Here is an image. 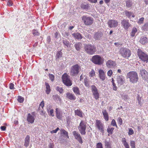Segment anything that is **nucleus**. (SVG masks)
<instances>
[{
    "mask_svg": "<svg viewBox=\"0 0 148 148\" xmlns=\"http://www.w3.org/2000/svg\"><path fill=\"white\" fill-rule=\"evenodd\" d=\"M127 78H129L130 82L133 84L137 83L139 80L138 74L134 71H131L127 73Z\"/></svg>",
    "mask_w": 148,
    "mask_h": 148,
    "instance_id": "nucleus-1",
    "label": "nucleus"
},
{
    "mask_svg": "<svg viewBox=\"0 0 148 148\" xmlns=\"http://www.w3.org/2000/svg\"><path fill=\"white\" fill-rule=\"evenodd\" d=\"M84 48L86 52L90 55L94 54L96 51V47L91 44H84Z\"/></svg>",
    "mask_w": 148,
    "mask_h": 148,
    "instance_id": "nucleus-2",
    "label": "nucleus"
},
{
    "mask_svg": "<svg viewBox=\"0 0 148 148\" xmlns=\"http://www.w3.org/2000/svg\"><path fill=\"white\" fill-rule=\"evenodd\" d=\"M119 52L122 57L126 59H128L131 54V51L130 49L124 47L120 48Z\"/></svg>",
    "mask_w": 148,
    "mask_h": 148,
    "instance_id": "nucleus-3",
    "label": "nucleus"
},
{
    "mask_svg": "<svg viewBox=\"0 0 148 148\" xmlns=\"http://www.w3.org/2000/svg\"><path fill=\"white\" fill-rule=\"evenodd\" d=\"M82 20L84 24L87 26L91 25L94 21V19L92 17L86 15L82 16Z\"/></svg>",
    "mask_w": 148,
    "mask_h": 148,
    "instance_id": "nucleus-4",
    "label": "nucleus"
},
{
    "mask_svg": "<svg viewBox=\"0 0 148 148\" xmlns=\"http://www.w3.org/2000/svg\"><path fill=\"white\" fill-rule=\"evenodd\" d=\"M86 123L84 120H81L78 126V129L82 135H85L86 134Z\"/></svg>",
    "mask_w": 148,
    "mask_h": 148,
    "instance_id": "nucleus-5",
    "label": "nucleus"
},
{
    "mask_svg": "<svg viewBox=\"0 0 148 148\" xmlns=\"http://www.w3.org/2000/svg\"><path fill=\"white\" fill-rule=\"evenodd\" d=\"M91 61L95 64L100 65L103 63V59L100 56L95 55L92 57Z\"/></svg>",
    "mask_w": 148,
    "mask_h": 148,
    "instance_id": "nucleus-6",
    "label": "nucleus"
},
{
    "mask_svg": "<svg viewBox=\"0 0 148 148\" xmlns=\"http://www.w3.org/2000/svg\"><path fill=\"white\" fill-rule=\"evenodd\" d=\"M138 55L139 58L142 61L147 62L148 55L143 52L140 49H138L137 51Z\"/></svg>",
    "mask_w": 148,
    "mask_h": 148,
    "instance_id": "nucleus-7",
    "label": "nucleus"
},
{
    "mask_svg": "<svg viewBox=\"0 0 148 148\" xmlns=\"http://www.w3.org/2000/svg\"><path fill=\"white\" fill-rule=\"evenodd\" d=\"M62 79L64 84L67 86H71L72 83L69 78V76L65 73L62 76Z\"/></svg>",
    "mask_w": 148,
    "mask_h": 148,
    "instance_id": "nucleus-8",
    "label": "nucleus"
},
{
    "mask_svg": "<svg viewBox=\"0 0 148 148\" xmlns=\"http://www.w3.org/2000/svg\"><path fill=\"white\" fill-rule=\"evenodd\" d=\"M80 69V67L78 64H77L73 65L71 69L70 75L73 76L77 75L79 73Z\"/></svg>",
    "mask_w": 148,
    "mask_h": 148,
    "instance_id": "nucleus-9",
    "label": "nucleus"
},
{
    "mask_svg": "<svg viewBox=\"0 0 148 148\" xmlns=\"http://www.w3.org/2000/svg\"><path fill=\"white\" fill-rule=\"evenodd\" d=\"M91 90L93 95L96 100L98 99L99 97V94L96 87L95 85H92L91 86Z\"/></svg>",
    "mask_w": 148,
    "mask_h": 148,
    "instance_id": "nucleus-10",
    "label": "nucleus"
},
{
    "mask_svg": "<svg viewBox=\"0 0 148 148\" xmlns=\"http://www.w3.org/2000/svg\"><path fill=\"white\" fill-rule=\"evenodd\" d=\"M96 127L100 132L103 133L104 131L103 125L100 120H97L95 123Z\"/></svg>",
    "mask_w": 148,
    "mask_h": 148,
    "instance_id": "nucleus-11",
    "label": "nucleus"
},
{
    "mask_svg": "<svg viewBox=\"0 0 148 148\" xmlns=\"http://www.w3.org/2000/svg\"><path fill=\"white\" fill-rule=\"evenodd\" d=\"M108 24L110 28H115L118 25L119 22L115 20L110 19L108 20Z\"/></svg>",
    "mask_w": 148,
    "mask_h": 148,
    "instance_id": "nucleus-12",
    "label": "nucleus"
},
{
    "mask_svg": "<svg viewBox=\"0 0 148 148\" xmlns=\"http://www.w3.org/2000/svg\"><path fill=\"white\" fill-rule=\"evenodd\" d=\"M73 134L75 139L77 140L80 143H83L82 138L80 134L76 131H74L73 132Z\"/></svg>",
    "mask_w": 148,
    "mask_h": 148,
    "instance_id": "nucleus-13",
    "label": "nucleus"
},
{
    "mask_svg": "<svg viewBox=\"0 0 148 148\" xmlns=\"http://www.w3.org/2000/svg\"><path fill=\"white\" fill-rule=\"evenodd\" d=\"M55 112L56 116L57 119L59 120H62L64 116L63 115V114L61 109L57 108L56 109Z\"/></svg>",
    "mask_w": 148,
    "mask_h": 148,
    "instance_id": "nucleus-14",
    "label": "nucleus"
},
{
    "mask_svg": "<svg viewBox=\"0 0 148 148\" xmlns=\"http://www.w3.org/2000/svg\"><path fill=\"white\" fill-rule=\"evenodd\" d=\"M121 24L124 28L126 30L130 26L128 20H123L121 21Z\"/></svg>",
    "mask_w": 148,
    "mask_h": 148,
    "instance_id": "nucleus-15",
    "label": "nucleus"
},
{
    "mask_svg": "<svg viewBox=\"0 0 148 148\" xmlns=\"http://www.w3.org/2000/svg\"><path fill=\"white\" fill-rule=\"evenodd\" d=\"M106 65L108 68L111 69L114 67L116 65V64L114 61L109 60L106 62Z\"/></svg>",
    "mask_w": 148,
    "mask_h": 148,
    "instance_id": "nucleus-16",
    "label": "nucleus"
},
{
    "mask_svg": "<svg viewBox=\"0 0 148 148\" xmlns=\"http://www.w3.org/2000/svg\"><path fill=\"white\" fill-rule=\"evenodd\" d=\"M141 77L145 80L148 79V73L145 69H141L140 71Z\"/></svg>",
    "mask_w": 148,
    "mask_h": 148,
    "instance_id": "nucleus-17",
    "label": "nucleus"
},
{
    "mask_svg": "<svg viewBox=\"0 0 148 148\" xmlns=\"http://www.w3.org/2000/svg\"><path fill=\"white\" fill-rule=\"evenodd\" d=\"M100 79L102 81H104L106 78V75L104 71L101 69H100L98 71Z\"/></svg>",
    "mask_w": 148,
    "mask_h": 148,
    "instance_id": "nucleus-18",
    "label": "nucleus"
},
{
    "mask_svg": "<svg viewBox=\"0 0 148 148\" xmlns=\"http://www.w3.org/2000/svg\"><path fill=\"white\" fill-rule=\"evenodd\" d=\"M118 84L120 85H122L124 83L125 80L123 76L122 75L117 76L116 78Z\"/></svg>",
    "mask_w": 148,
    "mask_h": 148,
    "instance_id": "nucleus-19",
    "label": "nucleus"
},
{
    "mask_svg": "<svg viewBox=\"0 0 148 148\" xmlns=\"http://www.w3.org/2000/svg\"><path fill=\"white\" fill-rule=\"evenodd\" d=\"M27 120L30 123H33L34 121L35 118L34 116L29 113L27 117Z\"/></svg>",
    "mask_w": 148,
    "mask_h": 148,
    "instance_id": "nucleus-20",
    "label": "nucleus"
},
{
    "mask_svg": "<svg viewBox=\"0 0 148 148\" xmlns=\"http://www.w3.org/2000/svg\"><path fill=\"white\" fill-rule=\"evenodd\" d=\"M72 35L75 39L78 40H81L82 38V34L79 32L74 33L72 34Z\"/></svg>",
    "mask_w": 148,
    "mask_h": 148,
    "instance_id": "nucleus-21",
    "label": "nucleus"
},
{
    "mask_svg": "<svg viewBox=\"0 0 148 148\" xmlns=\"http://www.w3.org/2000/svg\"><path fill=\"white\" fill-rule=\"evenodd\" d=\"M89 4H86L84 3H82L81 4L80 7L81 8L86 10H88L90 9V6Z\"/></svg>",
    "mask_w": 148,
    "mask_h": 148,
    "instance_id": "nucleus-22",
    "label": "nucleus"
},
{
    "mask_svg": "<svg viewBox=\"0 0 148 148\" xmlns=\"http://www.w3.org/2000/svg\"><path fill=\"white\" fill-rule=\"evenodd\" d=\"M104 118L105 120L108 121L109 120V115L106 110H103L102 111Z\"/></svg>",
    "mask_w": 148,
    "mask_h": 148,
    "instance_id": "nucleus-23",
    "label": "nucleus"
},
{
    "mask_svg": "<svg viewBox=\"0 0 148 148\" xmlns=\"http://www.w3.org/2000/svg\"><path fill=\"white\" fill-rule=\"evenodd\" d=\"M30 137L27 135L26 136L25 139V143L24 146L26 147H27L29 146V144Z\"/></svg>",
    "mask_w": 148,
    "mask_h": 148,
    "instance_id": "nucleus-24",
    "label": "nucleus"
},
{
    "mask_svg": "<svg viewBox=\"0 0 148 148\" xmlns=\"http://www.w3.org/2000/svg\"><path fill=\"white\" fill-rule=\"evenodd\" d=\"M148 42V40L146 37H142L140 40V42L143 45L147 43Z\"/></svg>",
    "mask_w": 148,
    "mask_h": 148,
    "instance_id": "nucleus-25",
    "label": "nucleus"
},
{
    "mask_svg": "<svg viewBox=\"0 0 148 148\" xmlns=\"http://www.w3.org/2000/svg\"><path fill=\"white\" fill-rule=\"evenodd\" d=\"M74 112L75 115H77L81 118L83 117V112L81 110L78 109L75 110Z\"/></svg>",
    "mask_w": 148,
    "mask_h": 148,
    "instance_id": "nucleus-26",
    "label": "nucleus"
},
{
    "mask_svg": "<svg viewBox=\"0 0 148 148\" xmlns=\"http://www.w3.org/2000/svg\"><path fill=\"white\" fill-rule=\"evenodd\" d=\"M66 97L71 100H74L76 99V97L75 95L72 93H67L66 94Z\"/></svg>",
    "mask_w": 148,
    "mask_h": 148,
    "instance_id": "nucleus-27",
    "label": "nucleus"
},
{
    "mask_svg": "<svg viewBox=\"0 0 148 148\" xmlns=\"http://www.w3.org/2000/svg\"><path fill=\"white\" fill-rule=\"evenodd\" d=\"M121 141L125 148H130L129 145L127 142V140L125 138H123Z\"/></svg>",
    "mask_w": 148,
    "mask_h": 148,
    "instance_id": "nucleus-28",
    "label": "nucleus"
},
{
    "mask_svg": "<svg viewBox=\"0 0 148 148\" xmlns=\"http://www.w3.org/2000/svg\"><path fill=\"white\" fill-rule=\"evenodd\" d=\"M103 36V34L101 32H97L94 35V38L96 40L100 39Z\"/></svg>",
    "mask_w": 148,
    "mask_h": 148,
    "instance_id": "nucleus-29",
    "label": "nucleus"
},
{
    "mask_svg": "<svg viewBox=\"0 0 148 148\" xmlns=\"http://www.w3.org/2000/svg\"><path fill=\"white\" fill-rule=\"evenodd\" d=\"M45 84L46 88L45 92L47 94H48L50 93L51 91L50 87L48 83L45 82Z\"/></svg>",
    "mask_w": 148,
    "mask_h": 148,
    "instance_id": "nucleus-30",
    "label": "nucleus"
},
{
    "mask_svg": "<svg viewBox=\"0 0 148 148\" xmlns=\"http://www.w3.org/2000/svg\"><path fill=\"white\" fill-rule=\"evenodd\" d=\"M73 92L76 95H80L79 90V88L77 87H74L73 88Z\"/></svg>",
    "mask_w": 148,
    "mask_h": 148,
    "instance_id": "nucleus-31",
    "label": "nucleus"
},
{
    "mask_svg": "<svg viewBox=\"0 0 148 148\" xmlns=\"http://www.w3.org/2000/svg\"><path fill=\"white\" fill-rule=\"evenodd\" d=\"M84 84L86 87L89 88L90 86V82L87 77L84 78Z\"/></svg>",
    "mask_w": 148,
    "mask_h": 148,
    "instance_id": "nucleus-32",
    "label": "nucleus"
},
{
    "mask_svg": "<svg viewBox=\"0 0 148 148\" xmlns=\"http://www.w3.org/2000/svg\"><path fill=\"white\" fill-rule=\"evenodd\" d=\"M82 45V43L80 42H78L75 45L76 49L77 50H79L81 48Z\"/></svg>",
    "mask_w": 148,
    "mask_h": 148,
    "instance_id": "nucleus-33",
    "label": "nucleus"
},
{
    "mask_svg": "<svg viewBox=\"0 0 148 148\" xmlns=\"http://www.w3.org/2000/svg\"><path fill=\"white\" fill-rule=\"evenodd\" d=\"M137 30L136 28L135 27H133L132 30V32L131 34V36L133 37L135 36L136 33L137 32Z\"/></svg>",
    "mask_w": 148,
    "mask_h": 148,
    "instance_id": "nucleus-34",
    "label": "nucleus"
},
{
    "mask_svg": "<svg viewBox=\"0 0 148 148\" xmlns=\"http://www.w3.org/2000/svg\"><path fill=\"white\" fill-rule=\"evenodd\" d=\"M104 142L105 148H112L110 142L106 141Z\"/></svg>",
    "mask_w": 148,
    "mask_h": 148,
    "instance_id": "nucleus-35",
    "label": "nucleus"
},
{
    "mask_svg": "<svg viewBox=\"0 0 148 148\" xmlns=\"http://www.w3.org/2000/svg\"><path fill=\"white\" fill-rule=\"evenodd\" d=\"M132 1L128 0L126 1V6L127 8H131L132 6Z\"/></svg>",
    "mask_w": 148,
    "mask_h": 148,
    "instance_id": "nucleus-36",
    "label": "nucleus"
},
{
    "mask_svg": "<svg viewBox=\"0 0 148 148\" xmlns=\"http://www.w3.org/2000/svg\"><path fill=\"white\" fill-rule=\"evenodd\" d=\"M142 29L145 31L148 30V23H146L144 24L142 27Z\"/></svg>",
    "mask_w": 148,
    "mask_h": 148,
    "instance_id": "nucleus-37",
    "label": "nucleus"
},
{
    "mask_svg": "<svg viewBox=\"0 0 148 148\" xmlns=\"http://www.w3.org/2000/svg\"><path fill=\"white\" fill-rule=\"evenodd\" d=\"M114 130V128L113 127H108L107 129V131L110 134H112Z\"/></svg>",
    "mask_w": 148,
    "mask_h": 148,
    "instance_id": "nucleus-38",
    "label": "nucleus"
},
{
    "mask_svg": "<svg viewBox=\"0 0 148 148\" xmlns=\"http://www.w3.org/2000/svg\"><path fill=\"white\" fill-rule=\"evenodd\" d=\"M45 106V103L44 102V101H42L40 103V104L39 105V107L37 109V110L38 111H39V110H40V107H41L42 109H43V107H44Z\"/></svg>",
    "mask_w": 148,
    "mask_h": 148,
    "instance_id": "nucleus-39",
    "label": "nucleus"
},
{
    "mask_svg": "<svg viewBox=\"0 0 148 148\" xmlns=\"http://www.w3.org/2000/svg\"><path fill=\"white\" fill-rule=\"evenodd\" d=\"M62 53L61 51H59L56 54V57L57 58H61L62 56Z\"/></svg>",
    "mask_w": 148,
    "mask_h": 148,
    "instance_id": "nucleus-40",
    "label": "nucleus"
},
{
    "mask_svg": "<svg viewBox=\"0 0 148 148\" xmlns=\"http://www.w3.org/2000/svg\"><path fill=\"white\" fill-rule=\"evenodd\" d=\"M60 131L61 133H63L68 138H69L68 133L67 131H66L64 129H62Z\"/></svg>",
    "mask_w": 148,
    "mask_h": 148,
    "instance_id": "nucleus-41",
    "label": "nucleus"
},
{
    "mask_svg": "<svg viewBox=\"0 0 148 148\" xmlns=\"http://www.w3.org/2000/svg\"><path fill=\"white\" fill-rule=\"evenodd\" d=\"M63 43L67 47H68L69 45V41L66 39H65L63 40Z\"/></svg>",
    "mask_w": 148,
    "mask_h": 148,
    "instance_id": "nucleus-42",
    "label": "nucleus"
},
{
    "mask_svg": "<svg viewBox=\"0 0 148 148\" xmlns=\"http://www.w3.org/2000/svg\"><path fill=\"white\" fill-rule=\"evenodd\" d=\"M95 75V72L93 69L89 73V76L90 77H92Z\"/></svg>",
    "mask_w": 148,
    "mask_h": 148,
    "instance_id": "nucleus-43",
    "label": "nucleus"
},
{
    "mask_svg": "<svg viewBox=\"0 0 148 148\" xmlns=\"http://www.w3.org/2000/svg\"><path fill=\"white\" fill-rule=\"evenodd\" d=\"M134 134V131L131 128H128V134L129 136L132 135Z\"/></svg>",
    "mask_w": 148,
    "mask_h": 148,
    "instance_id": "nucleus-44",
    "label": "nucleus"
},
{
    "mask_svg": "<svg viewBox=\"0 0 148 148\" xmlns=\"http://www.w3.org/2000/svg\"><path fill=\"white\" fill-rule=\"evenodd\" d=\"M130 145L131 148H136L135 142L134 141H131Z\"/></svg>",
    "mask_w": 148,
    "mask_h": 148,
    "instance_id": "nucleus-45",
    "label": "nucleus"
},
{
    "mask_svg": "<svg viewBox=\"0 0 148 148\" xmlns=\"http://www.w3.org/2000/svg\"><path fill=\"white\" fill-rule=\"evenodd\" d=\"M137 100L138 101V104L141 105V104L142 98L141 97H140V95H137Z\"/></svg>",
    "mask_w": 148,
    "mask_h": 148,
    "instance_id": "nucleus-46",
    "label": "nucleus"
},
{
    "mask_svg": "<svg viewBox=\"0 0 148 148\" xmlns=\"http://www.w3.org/2000/svg\"><path fill=\"white\" fill-rule=\"evenodd\" d=\"M111 125L114 127H116V128L117 127V126L116 121L114 119L112 120L111 122Z\"/></svg>",
    "mask_w": 148,
    "mask_h": 148,
    "instance_id": "nucleus-47",
    "label": "nucleus"
},
{
    "mask_svg": "<svg viewBox=\"0 0 148 148\" xmlns=\"http://www.w3.org/2000/svg\"><path fill=\"white\" fill-rule=\"evenodd\" d=\"M144 18L143 17H141L137 21V23L139 24H142L143 23L144 21Z\"/></svg>",
    "mask_w": 148,
    "mask_h": 148,
    "instance_id": "nucleus-48",
    "label": "nucleus"
},
{
    "mask_svg": "<svg viewBox=\"0 0 148 148\" xmlns=\"http://www.w3.org/2000/svg\"><path fill=\"white\" fill-rule=\"evenodd\" d=\"M32 33L34 36H39L40 35L39 33L35 29H34L32 31Z\"/></svg>",
    "mask_w": 148,
    "mask_h": 148,
    "instance_id": "nucleus-49",
    "label": "nucleus"
},
{
    "mask_svg": "<svg viewBox=\"0 0 148 148\" xmlns=\"http://www.w3.org/2000/svg\"><path fill=\"white\" fill-rule=\"evenodd\" d=\"M56 90L58 91L60 93H62L63 91L62 88L61 87L57 86L56 88Z\"/></svg>",
    "mask_w": 148,
    "mask_h": 148,
    "instance_id": "nucleus-50",
    "label": "nucleus"
},
{
    "mask_svg": "<svg viewBox=\"0 0 148 148\" xmlns=\"http://www.w3.org/2000/svg\"><path fill=\"white\" fill-rule=\"evenodd\" d=\"M24 98L21 96H19L18 97V101L20 103H22L23 102Z\"/></svg>",
    "mask_w": 148,
    "mask_h": 148,
    "instance_id": "nucleus-51",
    "label": "nucleus"
},
{
    "mask_svg": "<svg viewBox=\"0 0 148 148\" xmlns=\"http://www.w3.org/2000/svg\"><path fill=\"white\" fill-rule=\"evenodd\" d=\"M49 77L50 79L52 82H53L55 76L54 75L52 74H49Z\"/></svg>",
    "mask_w": 148,
    "mask_h": 148,
    "instance_id": "nucleus-52",
    "label": "nucleus"
},
{
    "mask_svg": "<svg viewBox=\"0 0 148 148\" xmlns=\"http://www.w3.org/2000/svg\"><path fill=\"white\" fill-rule=\"evenodd\" d=\"M97 148H103L102 145L101 143H98L96 145Z\"/></svg>",
    "mask_w": 148,
    "mask_h": 148,
    "instance_id": "nucleus-53",
    "label": "nucleus"
},
{
    "mask_svg": "<svg viewBox=\"0 0 148 148\" xmlns=\"http://www.w3.org/2000/svg\"><path fill=\"white\" fill-rule=\"evenodd\" d=\"M113 74L112 71L111 69L109 70L107 72V74L108 76L111 77Z\"/></svg>",
    "mask_w": 148,
    "mask_h": 148,
    "instance_id": "nucleus-54",
    "label": "nucleus"
},
{
    "mask_svg": "<svg viewBox=\"0 0 148 148\" xmlns=\"http://www.w3.org/2000/svg\"><path fill=\"white\" fill-rule=\"evenodd\" d=\"M54 98L55 100H58V101H60L61 100V99H60V97L57 95H55L54 96Z\"/></svg>",
    "mask_w": 148,
    "mask_h": 148,
    "instance_id": "nucleus-55",
    "label": "nucleus"
},
{
    "mask_svg": "<svg viewBox=\"0 0 148 148\" xmlns=\"http://www.w3.org/2000/svg\"><path fill=\"white\" fill-rule=\"evenodd\" d=\"M118 121V123L120 125H122L123 124V120L121 118L119 117V118Z\"/></svg>",
    "mask_w": 148,
    "mask_h": 148,
    "instance_id": "nucleus-56",
    "label": "nucleus"
},
{
    "mask_svg": "<svg viewBox=\"0 0 148 148\" xmlns=\"http://www.w3.org/2000/svg\"><path fill=\"white\" fill-rule=\"evenodd\" d=\"M125 14L128 18H130L132 15V13L130 12L127 11L125 12Z\"/></svg>",
    "mask_w": 148,
    "mask_h": 148,
    "instance_id": "nucleus-57",
    "label": "nucleus"
},
{
    "mask_svg": "<svg viewBox=\"0 0 148 148\" xmlns=\"http://www.w3.org/2000/svg\"><path fill=\"white\" fill-rule=\"evenodd\" d=\"M122 97L125 100H126L128 99L129 97L127 94L122 95Z\"/></svg>",
    "mask_w": 148,
    "mask_h": 148,
    "instance_id": "nucleus-58",
    "label": "nucleus"
},
{
    "mask_svg": "<svg viewBox=\"0 0 148 148\" xmlns=\"http://www.w3.org/2000/svg\"><path fill=\"white\" fill-rule=\"evenodd\" d=\"M13 4V3L12 1L11 0H9L8 1L7 3V5L9 6H11Z\"/></svg>",
    "mask_w": 148,
    "mask_h": 148,
    "instance_id": "nucleus-59",
    "label": "nucleus"
},
{
    "mask_svg": "<svg viewBox=\"0 0 148 148\" xmlns=\"http://www.w3.org/2000/svg\"><path fill=\"white\" fill-rule=\"evenodd\" d=\"M49 113L50 114V115H51L53 117L54 116V110L53 109H51L49 111Z\"/></svg>",
    "mask_w": 148,
    "mask_h": 148,
    "instance_id": "nucleus-60",
    "label": "nucleus"
},
{
    "mask_svg": "<svg viewBox=\"0 0 148 148\" xmlns=\"http://www.w3.org/2000/svg\"><path fill=\"white\" fill-rule=\"evenodd\" d=\"M71 119L70 116H68L66 117V121L67 123H69Z\"/></svg>",
    "mask_w": 148,
    "mask_h": 148,
    "instance_id": "nucleus-61",
    "label": "nucleus"
},
{
    "mask_svg": "<svg viewBox=\"0 0 148 148\" xmlns=\"http://www.w3.org/2000/svg\"><path fill=\"white\" fill-rule=\"evenodd\" d=\"M113 85V90H114L116 91L117 90V87L116 86V84L115 83H113L112 84Z\"/></svg>",
    "mask_w": 148,
    "mask_h": 148,
    "instance_id": "nucleus-62",
    "label": "nucleus"
},
{
    "mask_svg": "<svg viewBox=\"0 0 148 148\" xmlns=\"http://www.w3.org/2000/svg\"><path fill=\"white\" fill-rule=\"evenodd\" d=\"M9 87L10 89H14V84L11 83L10 84Z\"/></svg>",
    "mask_w": 148,
    "mask_h": 148,
    "instance_id": "nucleus-63",
    "label": "nucleus"
},
{
    "mask_svg": "<svg viewBox=\"0 0 148 148\" xmlns=\"http://www.w3.org/2000/svg\"><path fill=\"white\" fill-rule=\"evenodd\" d=\"M59 130V127H57L55 130H53L51 132V133H56Z\"/></svg>",
    "mask_w": 148,
    "mask_h": 148,
    "instance_id": "nucleus-64",
    "label": "nucleus"
}]
</instances>
